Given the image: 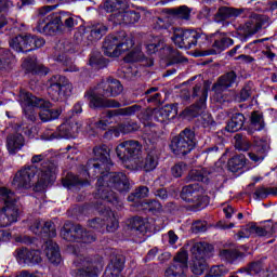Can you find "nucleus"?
I'll return each mask as SVG.
<instances>
[{
    "label": "nucleus",
    "mask_w": 277,
    "mask_h": 277,
    "mask_svg": "<svg viewBox=\"0 0 277 277\" xmlns=\"http://www.w3.org/2000/svg\"><path fill=\"white\" fill-rule=\"evenodd\" d=\"M96 183V197L110 205H118V195L111 189L119 192L123 196H127L131 192L133 185L131 180L123 172H105L100 174Z\"/></svg>",
    "instance_id": "obj_1"
},
{
    "label": "nucleus",
    "mask_w": 277,
    "mask_h": 277,
    "mask_svg": "<svg viewBox=\"0 0 277 277\" xmlns=\"http://www.w3.org/2000/svg\"><path fill=\"white\" fill-rule=\"evenodd\" d=\"M110 153L111 147L109 145L102 144L93 147L94 158L89 159L84 167V172L90 179H96L111 170L114 162Z\"/></svg>",
    "instance_id": "obj_2"
},
{
    "label": "nucleus",
    "mask_w": 277,
    "mask_h": 277,
    "mask_svg": "<svg viewBox=\"0 0 277 277\" xmlns=\"http://www.w3.org/2000/svg\"><path fill=\"white\" fill-rule=\"evenodd\" d=\"M0 202L3 205L0 211V227L11 226L14 222H18L21 215V203L16 199V195L6 187L0 188Z\"/></svg>",
    "instance_id": "obj_3"
},
{
    "label": "nucleus",
    "mask_w": 277,
    "mask_h": 277,
    "mask_svg": "<svg viewBox=\"0 0 277 277\" xmlns=\"http://www.w3.org/2000/svg\"><path fill=\"white\" fill-rule=\"evenodd\" d=\"M198 146L196 129L187 127L171 138L169 148L176 157H185Z\"/></svg>",
    "instance_id": "obj_4"
},
{
    "label": "nucleus",
    "mask_w": 277,
    "mask_h": 277,
    "mask_svg": "<svg viewBox=\"0 0 277 277\" xmlns=\"http://www.w3.org/2000/svg\"><path fill=\"white\" fill-rule=\"evenodd\" d=\"M143 153L140 141H124L116 147L117 157L127 170H133L136 162L142 158Z\"/></svg>",
    "instance_id": "obj_5"
},
{
    "label": "nucleus",
    "mask_w": 277,
    "mask_h": 277,
    "mask_svg": "<svg viewBox=\"0 0 277 277\" xmlns=\"http://www.w3.org/2000/svg\"><path fill=\"white\" fill-rule=\"evenodd\" d=\"M31 163H41L39 170L41 172L39 180L35 186L36 192H41L44 187H48L50 183L55 181V174H57V161L47 159V155L39 154L31 157Z\"/></svg>",
    "instance_id": "obj_6"
},
{
    "label": "nucleus",
    "mask_w": 277,
    "mask_h": 277,
    "mask_svg": "<svg viewBox=\"0 0 277 277\" xmlns=\"http://www.w3.org/2000/svg\"><path fill=\"white\" fill-rule=\"evenodd\" d=\"M57 235L55 230V223L51 221L43 222L41 237L43 238V250L45 256L53 265L62 263V254L60 253V246L51 239Z\"/></svg>",
    "instance_id": "obj_7"
},
{
    "label": "nucleus",
    "mask_w": 277,
    "mask_h": 277,
    "mask_svg": "<svg viewBox=\"0 0 277 277\" xmlns=\"http://www.w3.org/2000/svg\"><path fill=\"white\" fill-rule=\"evenodd\" d=\"M133 44V39L127 38V32H121V35L106 36L102 49L106 57H120Z\"/></svg>",
    "instance_id": "obj_8"
},
{
    "label": "nucleus",
    "mask_w": 277,
    "mask_h": 277,
    "mask_svg": "<svg viewBox=\"0 0 277 277\" xmlns=\"http://www.w3.org/2000/svg\"><path fill=\"white\" fill-rule=\"evenodd\" d=\"M202 186L194 183L183 186L180 196L182 200L192 205L190 211H202L209 205V196L202 195Z\"/></svg>",
    "instance_id": "obj_9"
},
{
    "label": "nucleus",
    "mask_w": 277,
    "mask_h": 277,
    "mask_svg": "<svg viewBox=\"0 0 277 277\" xmlns=\"http://www.w3.org/2000/svg\"><path fill=\"white\" fill-rule=\"evenodd\" d=\"M190 252L193 254V264L190 269L195 276H202V274H205V269H207V262L205 259L213 252V247L208 242H196L190 248Z\"/></svg>",
    "instance_id": "obj_10"
},
{
    "label": "nucleus",
    "mask_w": 277,
    "mask_h": 277,
    "mask_svg": "<svg viewBox=\"0 0 277 277\" xmlns=\"http://www.w3.org/2000/svg\"><path fill=\"white\" fill-rule=\"evenodd\" d=\"M48 94L54 101H62L63 96H70L72 84L66 76L54 75L47 81Z\"/></svg>",
    "instance_id": "obj_11"
},
{
    "label": "nucleus",
    "mask_w": 277,
    "mask_h": 277,
    "mask_svg": "<svg viewBox=\"0 0 277 277\" xmlns=\"http://www.w3.org/2000/svg\"><path fill=\"white\" fill-rule=\"evenodd\" d=\"M171 40L179 49L189 50L192 47H196L199 40H207V35H202L194 29L175 28Z\"/></svg>",
    "instance_id": "obj_12"
},
{
    "label": "nucleus",
    "mask_w": 277,
    "mask_h": 277,
    "mask_svg": "<svg viewBox=\"0 0 277 277\" xmlns=\"http://www.w3.org/2000/svg\"><path fill=\"white\" fill-rule=\"evenodd\" d=\"M44 38L34 35H18L9 41L11 49L17 53H29L44 47Z\"/></svg>",
    "instance_id": "obj_13"
},
{
    "label": "nucleus",
    "mask_w": 277,
    "mask_h": 277,
    "mask_svg": "<svg viewBox=\"0 0 277 277\" xmlns=\"http://www.w3.org/2000/svg\"><path fill=\"white\" fill-rule=\"evenodd\" d=\"M272 21L267 15H254L247 21L242 26L238 28V36H241L242 42H246L248 38H252L255 34H259L261 29H267Z\"/></svg>",
    "instance_id": "obj_14"
},
{
    "label": "nucleus",
    "mask_w": 277,
    "mask_h": 277,
    "mask_svg": "<svg viewBox=\"0 0 277 277\" xmlns=\"http://www.w3.org/2000/svg\"><path fill=\"white\" fill-rule=\"evenodd\" d=\"M108 28L104 24H94L91 26H85L80 29L75 35V40L78 42V44H81V42H84L87 47H90V44H94V42H98L105 34H107Z\"/></svg>",
    "instance_id": "obj_15"
},
{
    "label": "nucleus",
    "mask_w": 277,
    "mask_h": 277,
    "mask_svg": "<svg viewBox=\"0 0 277 277\" xmlns=\"http://www.w3.org/2000/svg\"><path fill=\"white\" fill-rule=\"evenodd\" d=\"M189 261V255L187 254L186 250H181L176 253L173 258V264L169 266L166 272V277H187L185 272H187Z\"/></svg>",
    "instance_id": "obj_16"
},
{
    "label": "nucleus",
    "mask_w": 277,
    "mask_h": 277,
    "mask_svg": "<svg viewBox=\"0 0 277 277\" xmlns=\"http://www.w3.org/2000/svg\"><path fill=\"white\" fill-rule=\"evenodd\" d=\"M157 166H159V149L151 145L147 148L146 157L141 156L132 171L143 170L144 172H153Z\"/></svg>",
    "instance_id": "obj_17"
},
{
    "label": "nucleus",
    "mask_w": 277,
    "mask_h": 277,
    "mask_svg": "<svg viewBox=\"0 0 277 277\" xmlns=\"http://www.w3.org/2000/svg\"><path fill=\"white\" fill-rule=\"evenodd\" d=\"M245 12L246 9L220 6L216 13L213 15V21L216 23V25L228 27L230 25V21H235L236 18H239V16H243Z\"/></svg>",
    "instance_id": "obj_18"
},
{
    "label": "nucleus",
    "mask_w": 277,
    "mask_h": 277,
    "mask_svg": "<svg viewBox=\"0 0 277 277\" xmlns=\"http://www.w3.org/2000/svg\"><path fill=\"white\" fill-rule=\"evenodd\" d=\"M22 101H25L28 103V105H32L34 107H38L41 109L39 113V118L42 122H49L51 119V107H53V104H51L49 101L37 97L31 93H22Z\"/></svg>",
    "instance_id": "obj_19"
},
{
    "label": "nucleus",
    "mask_w": 277,
    "mask_h": 277,
    "mask_svg": "<svg viewBox=\"0 0 277 277\" xmlns=\"http://www.w3.org/2000/svg\"><path fill=\"white\" fill-rule=\"evenodd\" d=\"M38 174L37 166H28L15 174L12 185L15 189H29L34 179Z\"/></svg>",
    "instance_id": "obj_20"
},
{
    "label": "nucleus",
    "mask_w": 277,
    "mask_h": 277,
    "mask_svg": "<svg viewBox=\"0 0 277 277\" xmlns=\"http://www.w3.org/2000/svg\"><path fill=\"white\" fill-rule=\"evenodd\" d=\"M239 84V77L235 70H230L217 78L216 82L212 85V91L216 96H222V92H226L228 88Z\"/></svg>",
    "instance_id": "obj_21"
},
{
    "label": "nucleus",
    "mask_w": 277,
    "mask_h": 277,
    "mask_svg": "<svg viewBox=\"0 0 277 277\" xmlns=\"http://www.w3.org/2000/svg\"><path fill=\"white\" fill-rule=\"evenodd\" d=\"M133 108H120V109H113L103 113L102 119L95 122L96 129H101L102 131H107L109 124H114L117 118L120 116H131L133 113Z\"/></svg>",
    "instance_id": "obj_22"
},
{
    "label": "nucleus",
    "mask_w": 277,
    "mask_h": 277,
    "mask_svg": "<svg viewBox=\"0 0 277 277\" xmlns=\"http://www.w3.org/2000/svg\"><path fill=\"white\" fill-rule=\"evenodd\" d=\"M124 88L122 83L119 82L118 79L108 78L106 81H103L98 84V94L104 98H115V96H119L122 94Z\"/></svg>",
    "instance_id": "obj_23"
},
{
    "label": "nucleus",
    "mask_w": 277,
    "mask_h": 277,
    "mask_svg": "<svg viewBox=\"0 0 277 277\" xmlns=\"http://www.w3.org/2000/svg\"><path fill=\"white\" fill-rule=\"evenodd\" d=\"M110 18L115 25H135L140 23L142 14L133 10H122L110 15Z\"/></svg>",
    "instance_id": "obj_24"
},
{
    "label": "nucleus",
    "mask_w": 277,
    "mask_h": 277,
    "mask_svg": "<svg viewBox=\"0 0 277 277\" xmlns=\"http://www.w3.org/2000/svg\"><path fill=\"white\" fill-rule=\"evenodd\" d=\"M84 230L85 228H83L80 224L75 225L71 223H65L61 230V237L65 239V241L81 242Z\"/></svg>",
    "instance_id": "obj_25"
},
{
    "label": "nucleus",
    "mask_w": 277,
    "mask_h": 277,
    "mask_svg": "<svg viewBox=\"0 0 277 277\" xmlns=\"http://www.w3.org/2000/svg\"><path fill=\"white\" fill-rule=\"evenodd\" d=\"M126 259L122 254H113L110 256V262L106 267L104 277H118L124 269Z\"/></svg>",
    "instance_id": "obj_26"
},
{
    "label": "nucleus",
    "mask_w": 277,
    "mask_h": 277,
    "mask_svg": "<svg viewBox=\"0 0 277 277\" xmlns=\"http://www.w3.org/2000/svg\"><path fill=\"white\" fill-rule=\"evenodd\" d=\"M89 101H90V107H94V108L103 107V108L122 109L121 107H127V105H129L128 102L121 104L116 100L103 98L96 94H91L89 96Z\"/></svg>",
    "instance_id": "obj_27"
},
{
    "label": "nucleus",
    "mask_w": 277,
    "mask_h": 277,
    "mask_svg": "<svg viewBox=\"0 0 277 277\" xmlns=\"http://www.w3.org/2000/svg\"><path fill=\"white\" fill-rule=\"evenodd\" d=\"M74 277H98V266L96 262L87 259L82 262L81 267L71 271Z\"/></svg>",
    "instance_id": "obj_28"
},
{
    "label": "nucleus",
    "mask_w": 277,
    "mask_h": 277,
    "mask_svg": "<svg viewBox=\"0 0 277 277\" xmlns=\"http://www.w3.org/2000/svg\"><path fill=\"white\" fill-rule=\"evenodd\" d=\"M17 259L26 265H38V263H42V258L38 250L18 249Z\"/></svg>",
    "instance_id": "obj_29"
},
{
    "label": "nucleus",
    "mask_w": 277,
    "mask_h": 277,
    "mask_svg": "<svg viewBox=\"0 0 277 277\" xmlns=\"http://www.w3.org/2000/svg\"><path fill=\"white\" fill-rule=\"evenodd\" d=\"M124 62H140L141 66H145L147 68H150V66H154L155 64V61L153 58L145 57L144 52H142L141 48H135L130 53H128V55L124 57Z\"/></svg>",
    "instance_id": "obj_30"
},
{
    "label": "nucleus",
    "mask_w": 277,
    "mask_h": 277,
    "mask_svg": "<svg viewBox=\"0 0 277 277\" xmlns=\"http://www.w3.org/2000/svg\"><path fill=\"white\" fill-rule=\"evenodd\" d=\"M25 146V136L21 133L9 134L6 136V148L10 155H16Z\"/></svg>",
    "instance_id": "obj_31"
},
{
    "label": "nucleus",
    "mask_w": 277,
    "mask_h": 277,
    "mask_svg": "<svg viewBox=\"0 0 277 277\" xmlns=\"http://www.w3.org/2000/svg\"><path fill=\"white\" fill-rule=\"evenodd\" d=\"M205 109H207V90L202 91V95L198 102L184 110V115L190 118H197Z\"/></svg>",
    "instance_id": "obj_32"
},
{
    "label": "nucleus",
    "mask_w": 277,
    "mask_h": 277,
    "mask_svg": "<svg viewBox=\"0 0 277 277\" xmlns=\"http://www.w3.org/2000/svg\"><path fill=\"white\" fill-rule=\"evenodd\" d=\"M209 174H211V171L208 169H193L188 172L187 176L183 179L184 183H209Z\"/></svg>",
    "instance_id": "obj_33"
},
{
    "label": "nucleus",
    "mask_w": 277,
    "mask_h": 277,
    "mask_svg": "<svg viewBox=\"0 0 277 277\" xmlns=\"http://www.w3.org/2000/svg\"><path fill=\"white\" fill-rule=\"evenodd\" d=\"M250 232L251 235H255L256 237H272L277 233V224L268 223L264 226H259L256 223H251Z\"/></svg>",
    "instance_id": "obj_34"
},
{
    "label": "nucleus",
    "mask_w": 277,
    "mask_h": 277,
    "mask_svg": "<svg viewBox=\"0 0 277 277\" xmlns=\"http://www.w3.org/2000/svg\"><path fill=\"white\" fill-rule=\"evenodd\" d=\"M123 109H133L131 115H123V117L136 116L141 122H148L153 119L154 110L146 109L142 105L134 104L132 106L124 107Z\"/></svg>",
    "instance_id": "obj_35"
},
{
    "label": "nucleus",
    "mask_w": 277,
    "mask_h": 277,
    "mask_svg": "<svg viewBox=\"0 0 277 277\" xmlns=\"http://www.w3.org/2000/svg\"><path fill=\"white\" fill-rule=\"evenodd\" d=\"M245 123L246 116L241 113H235L227 122L225 130H227L228 133H237V131H241V129H243Z\"/></svg>",
    "instance_id": "obj_36"
},
{
    "label": "nucleus",
    "mask_w": 277,
    "mask_h": 277,
    "mask_svg": "<svg viewBox=\"0 0 277 277\" xmlns=\"http://www.w3.org/2000/svg\"><path fill=\"white\" fill-rule=\"evenodd\" d=\"M58 138L64 137L65 140H70L79 133V123L77 122H66L57 128Z\"/></svg>",
    "instance_id": "obj_37"
},
{
    "label": "nucleus",
    "mask_w": 277,
    "mask_h": 277,
    "mask_svg": "<svg viewBox=\"0 0 277 277\" xmlns=\"http://www.w3.org/2000/svg\"><path fill=\"white\" fill-rule=\"evenodd\" d=\"M168 57H167V66H181V64H187V57L183 56V54L174 48H167Z\"/></svg>",
    "instance_id": "obj_38"
},
{
    "label": "nucleus",
    "mask_w": 277,
    "mask_h": 277,
    "mask_svg": "<svg viewBox=\"0 0 277 277\" xmlns=\"http://www.w3.org/2000/svg\"><path fill=\"white\" fill-rule=\"evenodd\" d=\"M214 38L215 40L212 47L217 51H226L228 47H233V44H235V41L232 38H228L225 32L217 31L214 34Z\"/></svg>",
    "instance_id": "obj_39"
},
{
    "label": "nucleus",
    "mask_w": 277,
    "mask_h": 277,
    "mask_svg": "<svg viewBox=\"0 0 277 277\" xmlns=\"http://www.w3.org/2000/svg\"><path fill=\"white\" fill-rule=\"evenodd\" d=\"M57 17L58 23L61 24V29H64L65 27L69 31H72V29H75V27L79 25V21H81V18L72 16L70 14H66L65 12H61V15H58Z\"/></svg>",
    "instance_id": "obj_40"
},
{
    "label": "nucleus",
    "mask_w": 277,
    "mask_h": 277,
    "mask_svg": "<svg viewBox=\"0 0 277 277\" xmlns=\"http://www.w3.org/2000/svg\"><path fill=\"white\" fill-rule=\"evenodd\" d=\"M63 187H67V189H72V187H83V185H88V180H81V177L75 175L74 173H67L64 177H62Z\"/></svg>",
    "instance_id": "obj_41"
},
{
    "label": "nucleus",
    "mask_w": 277,
    "mask_h": 277,
    "mask_svg": "<svg viewBox=\"0 0 277 277\" xmlns=\"http://www.w3.org/2000/svg\"><path fill=\"white\" fill-rule=\"evenodd\" d=\"M107 64H109V60L103 57V54H101V52H91L89 58V66L95 68V70H101L103 68H107Z\"/></svg>",
    "instance_id": "obj_42"
},
{
    "label": "nucleus",
    "mask_w": 277,
    "mask_h": 277,
    "mask_svg": "<svg viewBox=\"0 0 277 277\" xmlns=\"http://www.w3.org/2000/svg\"><path fill=\"white\" fill-rule=\"evenodd\" d=\"M24 67L32 75H49V69L44 65H38L32 57H27L24 61Z\"/></svg>",
    "instance_id": "obj_43"
},
{
    "label": "nucleus",
    "mask_w": 277,
    "mask_h": 277,
    "mask_svg": "<svg viewBox=\"0 0 277 277\" xmlns=\"http://www.w3.org/2000/svg\"><path fill=\"white\" fill-rule=\"evenodd\" d=\"M219 256L221 261H225L226 263H235V261L243 259L246 254L236 249H223L220 251Z\"/></svg>",
    "instance_id": "obj_44"
},
{
    "label": "nucleus",
    "mask_w": 277,
    "mask_h": 277,
    "mask_svg": "<svg viewBox=\"0 0 277 277\" xmlns=\"http://www.w3.org/2000/svg\"><path fill=\"white\" fill-rule=\"evenodd\" d=\"M166 13L170 14V16H174V18H180L181 21H189V18H192V9L187 5L166 9Z\"/></svg>",
    "instance_id": "obj_45"
},
{
    "label": "nucleus",
    "mask_w": 277,
    "mask_h": 277,
    "mask_svg": "<svg viewBox=\"0 0 277 277\" xmlns=\"http://www.w3.org/2000/svg\"><path fill=\"white\" fill-rule=\"evenodd\" d=\"M246 163H248V158H246V155L240 154L232 157L228 162V170L229 172H239V170H243L246 168Z\"/></svg>",
    "instance_id": "obj_46"
},
{
    "label": "nucleus",
    "mask_w": 277,
    "mask_h": 277,
    "mask_svg": "<svg viewBox=\"0 0 277 277\" xmlns=\"http://www.w3.org/2000/svg\"><path fill=\"white\" fill-rule=\"evenodd\" d=\"M104 10L106 12H122V10H129V0H106L104 3Z\"/></svg>",
    "instance_id": "obj_47"
},
{
    "label": "nucleus",
    "mask_w": 277,
    "mask_h": 277,
    "mask_svg": "<svg viewBox=\"0 0 277 277\" xmlns=\"http://www.w3.org/2000/svg\"><path fill=\"white\" fill-rule=\"evenodd\" d=\"M234 142L236 150H240L241 153H248L252 148V143L248 140V136L241 133L235 134Z\"/></svg>",
    "instance_id": "obj_48"
},
{
    "label": "nucleus",
    "mask_w": 277,
    "mask_h": 277,
    "mask_svg": "<svg viewBox=\"0 0 277 277\" xmlns=\"http://www.w3.org/2000/svg\"><path fill=\"white\" fill-rule=\"evenodd\" d=\"M249 122L251 129H254V131H263L265 129V119L263 118V113L259 110L251 113Z\"/></svg>",
    "instance_id": "obj_49"
},
{
    "label": "nucleus",
    "mask_w": 277,
    "mask_h": 277,
    "mask_svg": "<svg viewBox=\"0 0 277 277\" xmlns=\"http://www.w3.org/2000/svg\"><path fill=\"white\" fill-rule=\"evenodd\" d=\"M40 34H45V36H54L57 31H62V25L60 24V18L56 16L53 21L48 22L43 28H40Z\"/></svg>",
    "instance_id": "obj_50"
},
{
    "label": "nucleus",
    "mask_w": 277,
    "mask_h": 277,
    "mask_svg": "<svg viewBox=\"0 0 277 277\" xmlns=\"http://www.w3.org/2000/svg\"><path fill=\"white\" fill-rule=\"evenodd\" d=\"M10 70H12V63L10 62V50L0 48V72H10Z\"/></svg>",
    "instance_id": "obj_51"
},
{
    "label": "nucleus",
    "mask_w": 277,
    "mask_h": 277,
    "mask_svg": "<svg viewBox=\"0 0 277 277\" xmlns=\"http://www.w3.org/2000/svg\"><path fill=\"white\" fill-rule=\"evenodd\" d=\"M149 192L147 186H138L128 196V202H138L142 198H148Z\"/></svg>",
    "instance_id": "obj_52"
},
{
    "label": "nucleus",
    "mask_w": 277,
    "mask_h": 277,
    "mask_svg": "<svg viewBox=\"0 0 277 277\" xmlns=\"http://www.w3.org/2000/svg\"><path fill=\"white\" fill-rule=\"evenodd\" d=\"M127 226L130 230H135L136 233H146V224L142 216H133L127 221Z\"/></svg>",
    "instance_id": "obj_53"
},
{
    "label": "nucleus",
    "mask_w": 277,
    "mask_h": 277,
    "mask_svg": "<svg viewBox=\"0 0 277 277\" xmlns=\"http://www.w3.org/2000/svg\"><path fill=\"white\" fill-rule=\"evenodd\" d=\"M250 96H252V83L247 82L242 87L240 92L235 95V101L237 103H246V101H248V98H250Z\"/></svg>",
    "instance_id": "obj_54"
},
{
    "label": "nucleus",
    "mask_w": 277,
    "mask_h": 277,
    "mask_svg": "<svg viewBox=\"0 0 277 277\" xmlns=\"http://www.w3.org/2000/svg\"><path fill=\"white\" fill-rule=\"evenodd\" d=\"M263 267V260H258L249 263L246 267L240 268L239 272L241 274H243V272H246L247 274H261Z\"/></svg>",
    "instance_id": "obj_55"
},
{
    "label": "nucleus",
    "mask_w": 277,
    "mask_h": 277,
    "mask_svg": "<svg viewBox=\"0 0 277 277\" xmlns=\"http://www.w3.org/2000/svg\"><path fill=\"white\" fill-rule=\"evenodd\" d=\"M23 92L19 93V101L24 105V116L27 118V120H30V122H36V109H34V105L27 103L23 100Z\"/></svg>",
    "instance_id": "obj_56"
},
{
    "label": "nucleus",
    "mask_w": 277,
    "mask_h": 277,
    "mask_svg": "<svg viewBox=\"0 0 277 277\" xmlns=\"http://www.w3.org/2000/svg\"><path fill=\"white\" fill-rule=\"evenodd\" d=\"M108 217L105 221L106 233H116L118 230V220L114 216V212L107 211Z\"/></svg>",
    "instance_id": "obj_57"
},
{
    "label": "nucleus",
    "mask_w": 277,
    "mask_h": 277,
    "mask_svg": "<svg viewBox=\"0 0 277 277\" xmlns=\"http://www.w3.org/2000/svg\"><path fill=\"white\" fill-rule=\"evenodd\" d=\"M57 62H62V64L64 66H66V68L64 69V72H78L79 71V67H77V65L72 64V62L64 55H58Z\"/></svg>",
    "instance_id": "obj_58"
},
{
    "label": "nucleus",
    "mask_w": 277,
    "mask_h": 277,
    "mask_svg": "<svg viewBox=\"0 0 277 277\" xmlns=\"http://www.w3.org/2000/svg\"><path fill=\"white\" fill-rule=\"evenodd\" d=\"M88 226H90V228H93L94 230H97L98 233H105L104 219L95 217V219L89 220Z\"/></svg>",
    "instance_id": "obj_59"
},
{
    "label": "nucleus",
    "mask_w": 277,
    "mask_h": 277,
    "mask_svg": "<svg viewBox=\"0 0 277 277\" xmlns=\"http://www.w3.org/2000/svg\"><path fill=\"white\" fill-rule=\"evenodd\" d=\"M268 150H269V146L267 145V143H260V144L253 145L251 151L258 155L259 157H262V159H265L267 157Z\"/></svg>",
    "instance_id": "obj_60"
},
{
    "label": "nucleus",
    "mask_w": 277,
    "mask_h": 277,
    "mask_svg": "<svg viewBox=\"0 0 277 277\" xmlns=\"http://www.w3.org/2000/svg\"><path fill=\"white\" fill-rule=\"evenodd\" d=\"M186 171L187 164L185 162H177L171 168V174L174 179H181Z\"/></svg>",
    "instance_id": "obj_61"
},
{
    "label": "nucleus",
    "mask_w": 277,
    "mask_h": 277,
    "mask_svg": "<svg viewBox=\"0 0 277 277\" xmlns=\"http://www.w3.org/2000/svg\"><path fill=\"white\" fill-rule=\"evenodd\" d=\"M151 194H154L155 198H158V200H162V201H166L168 200V198H170L168 188L163 186L153 188Z\"/></svg>",
    "instance_id": "obj_62"
},
{
    "label": "nucleus",
    "mask_w": 277,
    "mask_h": 277,
    "mask_svg": "<svg viewBox=\"0 0 277 277\" xmlns=\"http://www.w3.org/2000/svg\"><path fill=\"white\" fill-rule=\"evenodd\" d=\"M226 274H228V268H226V266H224V265H219V266H212L210 268L209 276L210 277H223V276H226Z\"/></svg>",
    "instance_id": "obj_63"
},
{
    "label": "nucleus",
    "mask_w": 277,
    "mask_h": 277,
    "mask_svg": "<svg viewBox=\"0 0 277 277\" xmlns=\"http://www.w3.org/2000/svg\"><path fill=\"white\" fill-rule=\"evenodd\" d=\"M63 51L64 53H69L72 55V53H79V42L76 41V43H72L70 41L63 42Z\"/></svg>",
    "instance_id": "obj_64"
}]
</instances>
